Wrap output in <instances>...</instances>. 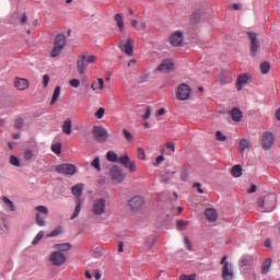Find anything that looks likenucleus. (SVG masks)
<instances>
[{"instance_id":"79ce46f5","label":"nucleus","mask_w":280,"mask_h":280,"mask_svg":"<svg viewBox=\"0 0 280 280\" xmlns=\"http://www.w3.org/2000/svg\"><path fill=\"white\" fill-rule=\"evenodd\" d=\"M10 163L14 165V167H21V161L15 155L10 156Z\"/></svg>"},{"instance_id":"6e6552de","label":"nucleus","mask_w":280,"mask_h":280,"mask_svg":"<svg viewBox=\"0 0 280 280\" xmlns=\"http://www.w3.org/2000/svg\"><path fill=\"white\" fill-rule=\"evenodd\" d=\"M247 35L250 40V49H249L250 56L255 57L257 56V54H259V49H260L259 39H257L259 35L253 32H248Z\"/></svg>"},{"instance_id":"f3484780","label":"nucleus","mask_w":280,"mask_h":280,"mask_svg":"<svg viewBox=\"0 0 280 280\" xmlns=\"http://www.w3.org/2000/svg\"><path fill=\"white\" fill-rule=\"evenodd\" d=\"M38 156V145L33 144L30 148L24 150V159L25 161H33Z\"/></svg>"},{"instance_id":"4468645a","label":"nucleus","mask_w":280,"mask_h":280,"mask_svg":"<svg viewBox=\"0 0 280 280\" xmlns=\"http://www.w3.org/2000/svg\"><path fill=\"white\" fill-rule=\"evenodd\" d=\"M189 95H191V89L189 85L183 83L177 88V100H180V102L189 100Z\"/></svg>"},{"instance_id":"f8f14e48","label":"nucleus","mask_w":280,"mask_h":280,"mask_svg":"<svg viewBox=\"0 0 280 280\" xmlns=\"http://www.w3.org/2000/svg\"><path fill=\"white\" fill-rule=\"evenodd\" d=\"M49 261L52 266H62L63 264H67V256L61 252H54L49 256Z\"/></svg>"},{"instance_id":"7c9ffc66","label":"nucleus","mask_w":280,"mask_h":280,"mask_svg":"<svg viewBox=\"0 0 280 280\" xmlns=\"http://www.w3.org/2000/svg\"><path fill=\"white\" fill-rule=\"evenodd\" d=\"M82 189H84V185L82 184H77L75 186L72 187L71 191L73 196H77V198H80L82 196Z\"/></svg>"},{"instance_id":"4be33fe9","label":"nucleus","mask_w":280,"mask_h":280,"mask_svg":"<svg viewBox=\"0 0 280 280\" xmlns=\"http://www.w3.org/2000/svg\"><path fill=\"white\" fill-rule=\"evenodd\" d=\"M52 248L57 250V253H67L68 250H71L72 245L71 243L55 244Z\"/></svg>"},{"instance_id":"cd10ccee","label":"nucleus","mask_w":280,"mask_h":280,"mask_svg":"<svg viewBox=\"0 0 280 280\" xmlns=\"http://www.w3.org/2000/svg\"><path fill=\"white\" fill-rule=\"evenodd\" d=\"M114 21H116V25L119 28V32H124V15H121V13H117L114 18Z\"/></svg>"},{"instance_id":"603ef678","label":"nucleus","mask_w":280,"mask_h":280,"mask_svg":"<svg viewBox=\"0 0 280 280\" xmlns=\"http://www.w3.org/2000/svg\"><path fill=\"white\" fill-rule=\"evenodd\" d=\"M200 16H202V13L200 11H195L192 13V21L196 23V21H199Z\"/></svg>"},{"instance_id":"f704fd0d","label":"nucleus","mask_w":280,"mask_h":280,"mask_svg":"<svg viewBox=\"0 0 280 280\" xmlns=\"http://www.w3.org/2000/svg\"><path fill=\"white\" fill-rule=\"evenodd\" d=\"M60 97V85H57L54 90L52 93V98L50 102V106H54V104H56V102H58V98Z\"/></svg>"},{"instance_id":"bb28decb","label":"nucleus","mask_w":280,"mask_h":280,"mask_svg":"<svg viewBox=\"0 0 280 280\" xmlns=\"http://www.w3.org/2000/svg\"><path fill=\"white\" fill-rule=\"evenodd\" d=\"M72 122L71 119H66L62 124L61 130L65 135H71Z\"/></svg>"},{"instance_id":"f257e3e1","label":"nucleus","mask_w":280,"mask_h":280,"mask_svg":"<svg viewBox=\"0 0 280 280\" xmlns=\"http://www.w3.org/2000/svg\"><path fill=\"white\" fill-rule=\"evenodd\" d=\"M97 60L95 55L82 54L77 59V71L80 75L86 73L90 65H93Z\"/></svg>"},{"instance_id":"5fc2aeb1","label":"nucleus","mask_w":280,"mask_h":280,"mask_svg":"<svg viewBox=\"0 0 280 280\" xmlns=\"http://www.w3.org/2000/svg\"><path fill=\"white\" fill-rule=\"evenodd\" d=\"M179 280H196V275H190V276L184 275V276H180Z\"/></svg>"},{"instance_id":"7ed1b4c3","label":"nucleus","mask_w":280,"mask_h":280,"mask_svg":"<svg viewBox=\"0 0 280 280\" xmlns=\"http://www.w3.org/2000/svg\"><path fill=\"white\" fill-rule=\"evenodd\" d=\"M276 203H277V196L275 195H265L257 199V207H259V209H266L267 207V209L271 211L272 209H275Z\"/></svg>"},{"instance_id":"6e6d98bb","label":"nucleus","mask_w":280,"mask_h":280,"mask_svg":"<svg viewBox=\"0 0 280 280\" xmlns=\"http://www.w3.org/2000/svg\"><path fill=\"white\" fill-rule=\"evenodd\" d=\"M218 141H226V136L222 135V131H217Z\"/></svg>"},{"instance_id":"e2e57ef3","label":"nucleus","mask_w":280,"mask_h":280,"mask_svg":"<svg viewBox=\"0 0 280 280\" xmlns=\"http://www.w3.org/2000/svg\"><path fill=\"white\" fill-rule=\"evenodd\" d=\"M118 253H124V242L118 243Z\"/></svg>"},{"instance_id":"37998d69","label":"nucleus","mask_w":280,"mask_h":280,"mask_svg":"<svg viewBox=\"0 0 280 280\" xmlns=\"http://www.w3.org/2000/svg\"><path fill=\"white\" fill-rule=\"evenodd\" d=\"M151 115H152V108L150 106H148L144 110V115L142 116V119H144V120L150 119Z\"/></svg>"},{"instance_id":"0eeeda50","label":"nucleus","mask_w":280,"mask_h":280,"mask_svg":"<svg viewBox=\"0 0 280 280\" xmlns=\"http://www.w3.org/2000/svg\"><path fill=\"white\" fill-rule=\"evenodd\" d=\"M275 139H277V136H275L271 131H265L261 137V148L262 150H270L272 145H275Z\"/></svg>"},{"instance_id":"39448f33","label":"nucleus","mask_w":280,"mask_h":280,"mask_svg":"<svg viewBox=\"0 0 280 280\" xmlns=\"http://www.w3.org/2000/svg\"><path fill=\"white\" fill-rule=\"evenodd\" d=\"M35 211H37V213L35 214V222L37 226H45V224H47V221H45L44 215H49V209H47V207L45 206H37L35 208Z\"/></svg>"},{"instance_id":"a211bd4d","label":"nucleus","mask_w":280,"mask_h":280,"mask_svg":"<svg viewBox=\"0 0 280 280\" xmlns=\"http://www.w3.org/2000/svg\"><path fill=\"white\" fill-rule=\"evenodd\" d=\"M235 273L233 272V265L231 262H225L222 268V279L223 280H233Z\"/></svg>"},{"instance_id":"680f3d73","label":"nucleus","mask_w":280,"mask_h":280,"mask_svg":"<svg viewBox=\"0 0 280 280\" xmlns=\"http://www.w3.org/2000/svg\"><path fill=\"white\" fill-rule=\"evenodd\" d=\"M164 161H165V158H164L163 155H159V156L156 158V163H155V165H161V163L164 162Z\"/></svg>"},{"instance_id":"2eb2a0df","label":"nucleus","mask_w":280,"mask_h":280,"mask_svg":"<svg viewBox=\"0 0 280 280\" xmlns=\"http://www.w3.org/2000/svg\"><path fill=\"white\" fill-rule=\"evenodd\" d=\"M253 82V77L248 73L238 75L236 80V89L237 91H242L246 84H250Z\"/></svg>"},{"instance_id":"2f4dec72","label":"nucleus","mask_w":280,"mask_h":280,"mask_svg":"<svg viewBox=\"0 0 280 280\" xmlns=\"http://www.w3.org/2000/svg\"><path fill=\"white\" fill-rule=\"evenodd\" d=\"M242 165L240 164L234 165L231 170V174L234 176V178H240V176H242Z\"/></svg>"},{"instance_id":"ea45409f","label":"nucleus","mask_w":280,"mask_h":280,"mask_svg":"<svg viewBox=\"0 0 280 280\" xmlns=\"http://www.w3.org/2000/svg\"><path fill=\"white\" fill-rule=\"evenodd\" d=\"M43 237H45V232L39 231L37 233V235L34 237V240L32 241L33 246H35V244H38V242H40V240H43Z\"/></svg>"},{"instance_id":"58836bf2","label":"nucleus","mask_w":280,"mask_h":280,"mask_svg":"<svg viewBox=\"0 0 280 280\" xmlns=\"http://www.w3.org/2000/svg\"><path fill=\"white\" fill-rule=\"evenodd\" d=\"M92 167H94V170H96V172H101L102 171V165L100 163V158H95L92 162H91Z\"/></svg>"},{"instance_id":"c85d7f7f","label":"nucleus","mask_w":280,"mask_h":280,"mask_svg":"<svg viewBox=\"0 0 280 280\" xmlns=\"http://www.w3.org/2000/svg\"><path fill=\"white\" fill-rule=\"evenodd\" d=\"M248 148H250V142H248L246 139H241L238 143V151L241 152V154H244V152L248 150Z\"/></svg>"},{"instance_id":"ddd939ff","label":"nucleus","mask_w":280,"mask_h":280,"mask_svg":"<svg viewBox=\"0 0 280 280\" xmlns=\"http://www.w3.org/2000/svg\"><path fill=\"white\" fill-rule=\"evenodd\" d=\"M118 162L122 164L127 170H129L131 174L137 172V162L130 160V156H128V154L120 156Z\"/></svg>"},{"instance_id":"de8ad7c7","label":"nucleus","mask_w":280,"mask_h":280,"mask_svg":"<svg viewBox=\"0 0 280 280\" xmlns=\"http://www.w3.org/2000/svg\"><path fill=\"white\" fill-rule=\"evenodd\" d=\"M61 233H62V230L60 228H57L52 232H50L48 237H58V235H60Z\"/></svg>"},{"instance_id":"5701e85b","label":"nucleus","mask_w":280,"mask_h":280,"mask_svg":"<svg viewBox=\"0 0 280 280\" xmlns=\"http://www.w3.org/2000/svg\"><path fill=\"white\" fill-rule=\"evenodd\" d=\"M206 218L209 222H215L218 220V212L213 208L206 209Z\"/></svg>"},{"instance_id":"dca6fc26","label":"nucleus","mask_w":280,"mask_h":280,"mask_svg":"<svg viewBox=\"0 0 280 280\" xmlns=\"http://www.w3.org/2000/svg\"><path fill=\"white\" fill-rule=\"evenodd\" d=\"M183 40H185V37L180 31L174 32L170 36V43L173 47H180V45H183Z\"/></svg>"},{"instance_id":"49530a36","label":"nucleus","mask_w":280,"mask_h":280,"mask_svg":"<svg viewBox=\"0 0 280 280\" xmlns=\"http://www.w3.org/2000/svg\"><path fill=\"white\" fill-rule=\"evenodd\" d=\"M138 159H140V161H143L145 159V150H143V148H138Z\"/></svg>"},{"instance_id":"473e14b6","label":"nucleus","mask_w":280,"mask_h":280,"mask_svg":"<svg viewBox=\"0 0 280 280\" xmlns=\"http://www.w3.org/2000/svg\"><path fill=\"white\" fill-rule=\"evenodd\" d=\"M2 202L5 205L7 208H9V211H16V207L14 206V202L10 200L8 197H2Z\"/></svg>"},{"instance_id":"6ab92c4d","label":"nucleus","mask_w":280,"mask_h":280,"mask_svg":"<svg viewBox=\"0 0 280 280\" xmlns=\"http://www.w3.org/2000/svg\"><path fill=\"white\" fill-rule=\"evenodd\" d=\"M13 84L18 91H25V89H30V81L27 79L16 77L13 80Z\"/></svg>"},{"instance_id":"69168bd1","label":"nucleus","mask_w":280,"mask_h":280,"mask_svg":"<svg viewBox=\"0 0 280 280\" xmlns=\"http://www.w3.org/2000/svg\"><path fill=\"white\" fill-rule=\"evenodd\" d=\"M145 27H147L145 22H141V23L138 25L137 30H145Z\"/></svg>"},{"instance_id":"72a5a7b5","label":"nucleus","mask_w":280,"mask_h":280,"mask_svg":"<svg viewBox=\"0 0 280 280\" xmlns=\"http://www.w3.org/2000/svg\"><path fill=\"white\" fill-rule=\"evenodd\" d=\"M106 159L107 161H109L110 163H117L119 161V156L117 155V153H115L114 151H108L106 153Z\"/></svg>"},{"instance_id":"b1692460","label":"nucleus","mask_w":280,"mask_h":280,"mask_svg":"<svg viewBox=\"0 0 280 280\" xmlns=\"http://www.w3.org/2000/svg\"><path fill=\"white\" fill-rule=\"evenodd\" d=\"M104 79H96L91 84L93 91H104Z\"/></svg>"},{"instance_id":"a878e982","label":"nucleus","mask_w":280,"mask_h":280,"mask_svg":"<svg viewBox=\"0 0 280 280\" xmlns=\"http://www.w3.org/2000/svg\"><path fill=\"white\" fill-rule=\"evenodd\" d=\"M270 266H272V259L267 258L261 265L262 275H268V272H270Z\"/></svg>"},{"instance_id":"c756f323","label":"nucleus","mask_w":280,"mask_h":280,"mask_svg":"<svg viewBox=\"0 0 280 280\" xmlns=\"http://www.w3.org/2000/svg\"><path fill=\"white\" fill-rule=\"evenodd\" d=\"M231 118L233 121H242V110L240 108H233L231 110Z\"/></svg>"},{"instance_id":"f03ea898","label":"nucleus","mask_w":280,"mask_h":280,"mask_svg":"<svg viewBox=\"0 0 280 280\" xmlns=\"http://www.w3.org/2000/svg\"><path fill=\"white\" fill-rule=\"evenodd\" d=\"M66 45H67V37L62 34H58L55 37V43H54L52 50L50 51V57L58 58V56L62 54V49H65Z\"/></svg>"},{"instance_id":"c9c22d12","label":"nucleus","mask_w":280,"mask_h":280,"mask_svg":"<svg viewBox=\"0 0 280 280\" xmlns=\"http://www.w3.org/2000/svg\"><path fill=\"white\" fill-rule=\"evenodd\" d=\"M260 71L264 75L270 73V62L268 61H264L261 65H260Z\"/></svg>"},{"instance_id":"864d4df0","label":"nucleus","mask_w":280,"mask_h":280,"mask_svg":"<svg viewBox=\"0 0 280 280\" xmlns=\"http://www.w3.org/2000/svg\"><path fill=\"white\" fill-rule=\"evenodd\" d=\"M187 176H189V173H187V168L184 167L180 173V179L187 180Z\"/></svg>"},{"instance_id":"1a4fd4ad","label":"nucleus","mask_w":280,"mask_h":280,"mask_svg":"<svg viewBox=\"0 0 280 280\" xmlns=\"http://www.w3.org/2000/svg\"><path fill=\"white\" fill-rule=\"evenodd\" d=\"M92 213L94 215H104L106 213V199H96L92 205Z\"/></svg>"},{"instance_id":"0e129e2a","label":"nucleus","mask_w":280,"mask_h":280,"mask_svg":"<svg viewBox=\"0 0 280 280\" xmlns=\"http://www.w3.org/2000/svg\"><path fill=\"white\" fill-rule=\"evenodd\" d=\"M255 191H257V186L252 185L250 189H248V194H255Z\"/></svg>"},{"instance_id":"a19ab883","label":"nucleus","mask_w":280,"mask_h":280,"mask_svg":"<svg viewBox=\"0 0 280 280\" xmlns=\"http://www.w3.org/2000/svg\"><path fill=\"white\" fill-rule=\"evenodd\" d=\"M104 113H106V109L104 107H100L95 112L94 117H96V119H103L104 118Z\"/></svg>"},{"instance_id":"4c0bfd02","label":"nucleus","mask_w":280,"mask_h":280,"mask_svg":"<svg viewBox=\"0 0 280 280\" xmlns=\"http://www.w3.org/2000/svg\"><path fill=\"white\" fill-rule=\"evenodd\" d=\"M51 151L55 154H62V144L61 143H55L51 145Z\"/></svg>"},{"instance_id":"423d86ee","label":"nucleus","mask_w":280,"mask_h":280,"mask_svg":"<svg viewBox=\"0 0 280 280\" xmlns=\"http://www.w3.org/2000/svg\"><path fill=\"white\" fill-rule=\"evenodd\" d=\"M118 47L127 56H132V54H135V42L132 38L120 39Z\"/></svg>"},{"instance_id":"c03bdc74","label":"nucleus","mask_w":280,"mask_h":280,"mask_svg":"<svg viewBox=\"0 0 280 280\" xmlns=\"http://www.w3.org/2000/svg\"><path fill=\"white\" fill-rule=\"evenodd\" d=\"M49 80H51L49 74H44L43 75V86H44V89H47V86H49Z\"/></svg>"},{"instance_id":"393cba45","label":"nucleus","mask_w":280,"mask_h":280,"mask_svg":"<svg viewBox=\"0 0 280 280\" xmlns=\"http://www.w3.org/2000/svg\"><path fill=\"white\" fill-rule=\"evenodd\" d=\"M75 202H77V206H75L74 212L71 215L70 220H75V218H78L80 215V212L82 211V200H80V198H78Z\"/></svg>"},{"instance_id":"412c9836","label":"nucleus","mask_w":280,"mask_h":280,"mask_svg":"<svg viewBox=\"0 0 280 280\" xmlns=\"http://www.w3.org/2000/svg\"><path fill=\"white\" fill-rule=\"evenodd\" d=\"M129 207L133 210L137 211L143 207V199L139 196H136L129 200Z\"/></svg>"},{"instance_id":"09e8293b","label":"nucleus","mask_w":280,"mask_h":280,"mask_svg":"<svg viewBox=\"0 0 280 280\" xmlns=\"http://www.w3.org/2000/svg\"><path fill=\"white\" fill-rule=\"evenodd\" d=\"M166 149L171 151L170 154H174V152H176V145L174 144V142H167Z\"/></svg>"},{"instance_id":"052dcab7","label":"nucleus","mask_w":280,"mask_h":280,"mask_svg":"<svg viewBox=\"0 0 280 280\" xmlns=\"http://www.w3.org/2000/svg\"><path fill=\"white\" fill-rule=\"evenodd\" d=\"M92 275L94 276V279H96V280L102 279V273H100V270H97V269L93 270Z\"/></svg>"},{"instance_id":"bf43d9fd","label":"nucleus","mask_w":280,"mask_h":280,"mask_svg":"<svg viewBox=\"0 0 280 280\" xmlns=\"http://www.w3.org/2000/svg\"><path fill=\"white\" fill-rule=\"evenodd\" d=\"M184 243H185L187 250H191V241H189L188 237L184 238Z\"/></svg>"},{"instance_id":"a18cd8bd","label":"nucleus","mask_w":280,"mask_h":280,"mask_svg":"<svg viewBox=\"0 0 280 280\" xmlns=\"http://www.w3.org/2000/svg\"><path fill=\"white\" fill-rule=\"evenodd\" d=\"M23 119L22 118H18L14 121V128H16V130H21V128H23Z\"/></svg>"},{"instance_id":"9d476101","label":"nucleus","mask_w":280,"mask_h":280,"mask_svg":"<svg viewBox=\"0 0 280 280\" xmlns=\"http://www.w3.org/2000/svg\"><path fill=\"white\" fill-rule=\"evenodd\" d=\"M109 175L115 183H124V180H126V174H124L121 167L117 165L112 166L109 170Z\"/></svg>"},{"instance_id":"338daca9","label":"nucleus","mask_w":280,"mask_h":280,"mask_svg":"<svg viewBox=\"0 0 280 280\" xmlns=\"http://www.w3.org/2000/svg\"><path fill=\"white\" fill-rule=\"evenodd\" d=\"M232 8H233L234 10H241V9H242V5H240V4H237V3H234V4L232 5Z\"/></svg>"},{"instance_id":"8fccbe9b","label":"nucleus","mask_w":280,"mask_h":280,"mask_svg":"<svg viewBox=\"0 0 280 280\" xmlns=\"http://www.w3.org/2000/svg\"><path fill=\"white\" fill-rule=\"evenodd\" d=\"M122 135L127 141H132V133H130L128 129H122Z\"/></svg>"},{"instance_id":"13d9d810","label":"nucleus","mask_w":280,"mask_h":280,"mask_svg":"<svg viewBox=\"0 0 280 280\" xmlns=\"http://www.w3.org/2000/svg\"><path fill=\"white\" fill-rule=\"evenodd\" d=\"M20 23H21V25H25V23H27V14L23 13L20 16Z\"/></svg>"},{"instance_id":"774afa93","label":"nucleus","mask_w":280,"mask_h":280,"mask_svg":"<svg viewBox=\"0 0 280 280\" xmlns=\"http://www.w3.org/2000/svg\"><path fill=\"white\" fill-rule=\"evenodd\" d=\"M276 118L280 121V108L276 112Z\"/></svg>"},{"instance_id":"9b49d317","label":"nucleus","mask_w":280,"mask_h":280,"mask_svg":"<svg viewBox=\"0 0 280 280\" xmlns=\"http://www.w3.org/2000/svg\"><path fill=\"white\" fill-rule=\"evenodd\" d=\"M56 172H58V174H65L66 176H73V174L77 172V168L73 164L63 163L57 165Z\"/></svg>"},{"instance_id":"4d7b16f0","label":"nucleus","mask_w":280,"mask_h":280,"mask_svg":"<svg viewBox=\"0 0 280 280\" xmlns=\"http://www.w3.org/2000/svg\"><path fill=\"white\" fill-rule=\"evenodd\" d=\"M202 185L200 183H195L194 184V188L197 189L198 194H205V191L202 190Z\"/></svg>"},{"instance_id":"3c124183","label":"nucleus","mask_w":280,"mask_h":280,"mask_svg":"<svg viewBox=\"0 0 280 280\" xmlns=\"http://www.w3.org/2000/svg\"><path fill=\"white\" fill-rule=\"evenodd\" d=\"M70 86H72L73 89H78L80 86V80L78 79H72L69 81Z\"/></svg>"},{"instance_id":"aec40b11","label":"nucleus","mask_w":280,"mask_h":280,"mask_svg":"<svg viewBox=\"0 0 280 280\" xmlns=\"http://www.w3.org/2000/svg\"><path fill=\"white\" fill-rule=\"evenodd\" d=\"M158 71H162V73H170V71H174V61L170 59H165L159 66Z\"/></svg>"},{"instance_id":"20e7f679","label":"nucleus","mask_w":280,"mask_h":280,"mask_svg":"<svg viewBox=\"0 0 280 280\" xmlns=\"http://www.w3.org/2000/svg\"><path fill=\"white\" fill-rule=\"evenodd\" d=\"M92 133L97 143H106L108 141V130L104 126H94Z\"/></svg>"},{"instance_id":"e433bc0d","label":"nucleus","mask_w":280,"mask_h":280,"mask_svg":"<svg viewBox=\"0 0 280 280\" xmlns=\"http://www.w3.org/2000/svg\"><path fill=\"white\" fill-rule=\"evenodd\" d=\"M188 226H189V221H183V220L177 221L178 231H185V229H187Z\"/></svg>"}]
</instances>
